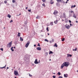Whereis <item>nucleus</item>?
Returning <instances> with one entry per match:
<instances>
[{
    "label": "nucleus",
    "instance_id": "0e129e2a",
    "mask_svg": "<svg viewBox=\"0 0 78 78\" xmlns=\"http://www.w3.org/2000/svg\"><path fill=\"white\" fill-rule=\"evenodd\" d=\"M60 17H61L63 18L62 16H60Z\"/></svg>",
    "mask_w": 78,
    "mask_h": 78
},
{
    "label": "nucleus",
    "instance_id": "79ce46f5",
    "mask_svg": "<svg viewBox=\"0 0 78 78\" xmlns=\"http://www.w3.org/2000/svg\"><path fill=\"white\" fill-rule=\"evenodd\" d=\"M62 0H58V3L61 2Z\"/></svg>",
    "mask_w": 78,
    "mask_h": 78
},
{
    "label": "nucleus",
    "instance_id": "ea45409f",
    "mask_svg": "<svg viewBox=\"0 0 78 78\" xmlns=\"http://www.w3.org/2000/svg\"><path fill=\"white\" fill-rule=\"evenodd\" d=\"M53 78H55L56 77V76H52Z\"/></svg>",
    "mask_w": 78,
    "mask_h": 78
},
{
    "label": "nucleus",
    "instance_id": "f257e3e1",
    "mask_svg": "<svg viewBox=\"0 0 78 78\" xmlns=\"http://www.w3.org/2000/svg\"><path fill=\"white\" fill-rule=\"evenodd\" d=\"M70 65V63L68 62H64L61 66V68L62 69L64 66L68 67Z\"/></svg>",
    "mask_w": 78,
    "mask_h": 78
},
{
    "label": "nucleus",
    "instance_id": "f704fd0d",
    "mask_svg": "<svg viewBox=\"0 0 78 78\" xmlns=\"http://www.w3.org/2000/svg\"><path fill=\"white\" fill-rule=\"evenodd\" d=\"M42 5L44 7H45V4L44 3H43V4H42Z\"/></svg>",
    "mask_w": 78,
    "mask_h": 78
},
{
    "label": "nucleus",
    "instance_id": "c85d7f7f",
    "mask_svg": "<svg viewBox=\"0 0 78 78\" xmlns=\"http://www.w3.org/2000/svg\"><path fill=\"white\" fill-rule=\"evenodd\" d=\"M46 30H47V31H49V29H48V27H47Z\"/></svg>",
    "mask_w": 78,
    "mask_h": 78
},
{
    "label": "nucleus",
    "instance_id": "c756f323",
    "mask_svg": "<svg viewBox=\"0 0 78 78\" xmlns=\"http://www.w3.org/2000/svg\"><path fill=\"white\" fill-rule=\"evenodd\" d=\"M53 22H51V23H50L51 24V26L53 25Z\"/></svg>",
    "mask_w": 78,
    "mask_h": 78
},
{
    "label": "nucleus",
    "instance_id": "f8f14e48",
    "mask_svg": "<svg viewBox=\"0 0 78 78\" xmlns=\"http://www.w3.org/2000/svg\"><path fill=\"white\" fill-rule=\"evenodd\" d=\"M56 5L57 6H59L60 5V4L58 2H57L56 3Z\"/></svg>",
    "mask_w": 78,
    "mask_h": 78
},
{
    "label": "nucleus",
    "instance_id": "4468645a",
    "mask_svg": "<svg viewBox=\"0 0 78 78\" xmlns=\"http://www.w3.org/2000/svg\"><path fill=\"white\" fill-rule=\"evenodd\" d=\"M63 16L64 18H66V14L65 13H63Z\"/></svg>",
    "mask_w": 78,
    "mask_h": 78
},
{
    "label": "nucleus",
    "instance_id": "a878e982",
    "mask_svg": "<svg viewBox=\"0 0 78 78\" xmlns=\"http://www.w3.org/2000/svg\"><path fill=\"white\" fill-rule=\"evenodd\" d=\"M75 7H76V5H72V6H71V8H75Z\"/></svg>",
    "mask_w": 78,
    "mask_h": 78
},
{
    "label": "nucleus",
    "instance_id": "ddd939ff",
    "mask_svg": "<svg viewBox=\"0 0 78 78\" xmlns=\"http://www.w3.org/2000/svg\"><path fill=\"white\" fill-rule=\"evenodd\" d=\"M73 16L75 18H76V15L75 16V14L73 13Z\"/></svg>",
    "mask_w": 78,
    "mask_h": 78
},
{
    "label": "nucleus",
    "instance_id": "864d4df0",
    "mask_svg": "<svg viewBox=\"0 0 78 78\" xmlns=\"http://www.w3.org/2000/svg\"><path fill=\"white\" fill-rule=\"evenodd\" d=\"M52 42H54V40L52 39Z\"/></svg>",
    "mask_w": 78,
    "mask_h": 78
},
{
    "label": "nucleus",
    "instance_id": "37998d69",
    "mask_svg": "<svg viewBox=\"0 0 78 78\" xmlns=\"http://www.w3.org/2000/svg\"><path fill=\"white\" fill-rule=\"evenodd\" d=\"M28 11L30 12H31V9H29L28 10Z\"/></svg>",
    "mask_w": 78,
    "mask_h": 78
},
{
    "label": "nucleus",
    "instance_id": "49530a36",
    "mask_svg": "<svg viewBox=\"0 0 78 78\" xmlns=\"http://www.w3.org/2000/svg\"><path fill=\"white\" fill-rule=\"evenodd\" d=\"M58 78H63V77L62 76H59Z\"/></svg>",
    "mask_w": 78,
    "mask_h": 78
},
{
    "label": "nucleus",
    "instance_id": "473e14b6",
    "mask_svg": "<svg viewBox=\"0 0 78 78\" xmlns=\"http://www.w3.org/2000/svg\"><path fill=\"white\" fill-rule=\"evenodd\" d=\"M65 40V38H63L62 40V41H64Z\"/></svg>",
    "mask_w": 78,
    "mask_h": 78
},
{
    "label": "nucleus",
    "instance_id": "dca6fc26",
    "mask_svg": "<svg viewBox=\"0 0 78 78\" xmlns=\"http://www.w3.org/2000/svg\"><path fill=\"white\" fill-rule=\"evenodd\" d=\"M57 74L58 75L60 76L61 74L60 72H58V73Z\"/></svg>",
    "mask_w": 78,
    "mask_h": 78
},
{
    "label": "nucleus",
    "instance_id": "603ef678",
    "mask_svg": "<svg viewBox=\"0 0 78 78\" xmlns=\"http://www.w3.org/2000/svg\"><path fill=\"white\" fill-rule=\"evenodd\" d=\"M7 65H5V66H4L5 67V69H6L5 67Z\"/></svg>",
    "mask_w": 78,
    "mask_h": 78
},
{
    "label": "nucleus",
    "instance_id": "5701e85b",
    "mask_svg": "<svg viewBox=\"0 0 78 78\" xmlns=\"http://www.w3.org/2000/svg\"><path fill=\"white\" fill-rule=\"evenodd\" d=\"M27 21H26L24 22V24H25L27 25Z\"/></svg>",
    "mask_w": 78,
    "mask_h": 78
},
{
    "label": "nucleus",
    "instance_id": "72a5a7b5",
    "mask_svg": "<svg viewBox=\"0 0 78 78\" xmlns=\"http://www.w3.org/2000/svg\"><path fill=\"white\" fill-rule=\"evenodd\" d=\"M4 3H5V4H6V3H7V1H4Z\"/></svg>",
    "mask_w": 78,
    "mask_h": 78
},
{
    "label": "nucleus",
    "instance_id": "6ab92c4d",
    "mask_svg": "<svg viewBox=\"0 0 78 78\" xmlns=\"http://www.w3.org/2000/svg\"><path fill=\"white\" fill-rule=\"evenodd\" d=\"M20 34H21L20 33H19V32H18V34L17 35V36L18 37L19 36L20 37Z\"/></svg>",
    "mask_w": 78,
    "mask_h": 78
},
{
    "label": "nucleus",
    "instance_id": "c03bdc74",
    "mask_svg": "<svg viewBox=\"0 0 78 78\" xmlns=\"http://www.w3.org/2000/svg\"><path fill=\"white\" fill-rule=\"evenodd\" d=\"M0 50H1L2 51H3V48H0Z\"/></svg>",
    "mask_w": 78,
    "mask_h": 78
},
{
    "label": "nucleus",
    "instance_id": "393cba45",
    "mask_svg": "<svg viewBox=\"0 0 78 78\" xmlns=\"http://www.w3.org/2000/svg\"><path fill=\"white\" fill-rule=\"evenodd\" d=\"M58 21L57 20H56V21H54V23L55 24H57L58 23Z\"/></svg>",
    "mask_w": 78,
    "mask_h": 78
},
{
    "label": "nucleus",
    "instance_id": "6e6d98bb",
    "mask_svg": "<svg viewBox=\"0 0 78 78\" xmlns=\"http://www.w3.org/2000/svg\"><path fill=\"white\" fill-rule=\"evenodd\" d=\"M40 63V60H39L38 61V63Z\"/></svg>",
    "mask_w": 78,
    "mask_h": 78
},
{
    "label": "nucleus",
    "instance_id": "69168bd1",
    "mask_svg": "<svg viewBox=\"0 0 78 78\" xmlns=\"http://www.w3.org/2000/svg\"><path fill=\"white\" fill-rule=\"evenodd\" d=\"M76 23H78V21H76Z\"/></svg>",
    "mask_w": 78,
    "mask_h": 78
},
{
    "label": "nucleus",
    "instance_id": "9d476101",
    "mask_svg": "<svg viewBox=\"0 0 78 78\" xmlns=\"http://www.w3.org/2000/svg\"><path fill=\"white\" fill-rule=\"evenodd\" d=\"M64 76L65 77H68L67 76H68V74H64Z\"/></svg>",
    "mask_w": 78,
    "mask_h": 78
},
{
    "label": "nucleus",
    "instance_id": "2eb2a0df",
    "mask_svg": "<svg viewBox=\"0 0 78 78\" xmlns=\"http://www.w3.org/2000/svg\"><path fill=\"white\" fill-rule=\"evenodd\" d=\"M48 52H45V55L46 56H47L48 55Z\"/></svg>",
    "mask_w": 78,
    "mask_h": 78
},
{
    "label": "nucleus",
    "instance_id": "c9c22d12",
    "mask_svg": "<svg viewBox=\"0 0 78 78\" xmlns=\"http://www.w3.org/2000/svg\"><path fill=\"white\" fill-rule=\"evenodd\" d=\"M15 0H12V2L14 3L15 2Z\"/></svg>",
    "mask_w": 78,
    "mask_h": 78
},
{
    "label": "nucleus",
    "instance_id": "de8ad7c7",
    "mask_svg": "<svg viewBox=\"0 0 78 78\" xmlns=\"http://www.w3.org/2000/svg\"><path fill=\"white\" fill-rule=\"evenodd\" d=\"M13 21L12 20H10V22H9L10 23H11L12 22H13Z\"/></svg>",
    "mask_w": 78,
    "mask_h": 78
},
{
    "label": "nucleus",
    "instance_id": "f3484780",
    "mask_svg": "<svg viewBox=\"0 0 78 78\" xmlns=\"http://www.w3.org/2000/svg\"><path fill=\"white\" fill-rule=\"evenodd\" d=\"M7 16L9 17V18H10L11 17V16L10 15H9V14H8L7 15Z\"/></svg>",
    "mask_w": 78,
    "mask_h": 78
},
{
    "label": "nucleus",
    "instance_id": "412c9836",
    "mask_svg": "<svg viewBox=\"0 0 78 78\" xmlns=\"http://www.w3.org/2000/svg\"><path fill=\"white\" fill-rule=\"evenodd\" d=\"M61 3H65V2L63 0H61Z\"/></svg>",
    "mask_w": 78,
    "mask_h": 78
},
{
    "label": "nucleus",
    "instance_id": "338daca9",
    "mask_svg": "<svg viewBox=\"0 0 78 78\" xmlns=\"http://www.w3.org/2000/svg\"><path fill=\"white\" fill-rule=\"evenodd\" d=\"M41 36L42 37H43L44 35H41Z\"/></svg>",
    "mask_w": 78,
    "mask_h": 78
},
{
    "label": "nucleus",
    "instance_id": "4be33fe9",
    "mask_svg": "<svg viewBox=\"0 0 78 78\" xmlns=\"http://www.w3.org/2000/svg\"><path fill=\"white\" fill-rule=\"evenodd\" d=\"M73 12V13L74 14V11H69V13H72Z\"/></svg>",
    "mask_w": 78,
    "mask_h": 78
},
{
    "label": "nucleus",
    "instance_id": "cd10ccee",
    "mask_svg": "<svg viewBox=\"0 0 78 78\" xmlns=\"http://www.w3.org/2000/svg\"><path fill=\"white\" fill-rule=\"evenodd\" d=\"M77 50V48H76L75 49H73V51H76Z\"/></svg>",
    "mask_w": 78,
    "mask_h": 78
},
{
    "label": "nucleus",
    "instance_id": "0eeeda50",
    "mask_svg": "<svg viewBox=\"0 0 78 78\" xmlns=\"http://www.w3.org/2000/svg\"><path fill=\"white\" fill-rule=\"evenodd\" d=\"M65 27H66V28L68 29H69V28H70V26L69 25L66 24L65 25Z\"/></svg>",
    "mask_w": 78,
    "mask_h": 78
},
{
    "label": "nucleus",
    "instance_id": "052dcab7",
    "mask_svg": "<svg viewBox=\"0 0 78 78\" xmlns=\"http://www.w3.org/2000/svg\"><path fill=\"white\" fill-rule=\"evenodd\" d=\"M9 69V67H7L6 68V70H7V69Z\"/></svg>",
    "mask_w": 78,
    "mask_h": 78
},
{
    "label": "nucleus",
    "instance_id": "bf43d9fd",
    "mask_svg": "<svg viewBox=\"0 0 78 78\" xmlns=\"http://www.w3.org/2000/svg\"><path fill=\"white\" fill-rule=\"evenodd\" d=\"M34 47H36V44H34Z\"/></svg>",
    "mask_w": 78,
    "mask_h": 78
},
{
    "label": "nucleus",
    "instance_id": "a211bd4d",
    "mask_svg": "<svg viewBox=\"0 0 78 78\" xmlns=\"http://www.w3.org/2000/svg\"><path fill=\"white\" fill-rule=\"evenodd\" d=\"M54 47H55L56 48L58 46L57 45V43H55V44L54 45Z\"/></svg>",
    "mask_w": 78,
    "mask_h": 78
},
{
    "label": "nucleus",
    "instance_id": "e433bc0d",
    "mask_svg": "<svg viewBox=\"0 0 78 78\" xmlns=\"http://www.w3.org/2000/svg\"><path fill=\"white\" fill-rule=\"evenodd\" d=\"M14 44H18L17 42V41H15L14 42Z\"/></svg>",
    "mask_w": 78,
    "mask_h": 78
},
{
    "label": "nucleus",
    "instance_id": "a18cd8bd",
    "mask_svg": "<svg viewBox=\"0 0 78 78\" xmlns=\"http://www.w3.org/2000/svg\"><path fill=\"white\" fill-rule=\"evenodd\" d=\"M4 68L5 69V67L4 66L2 67H0V69H4Z\"/></svg>",
    "mask_w": 78,
    "mask_h": 78
},
{
    "label": "nucleus",
    "instance_id": "20e7f679",
    "mask_svg": "<svg viewBox=\"0 0 78 78\" xmlns=\"http://www.w3.org/2000/svg\"><path fill=\"white\" fill-rule=\"evenodd\" d=\"M30 41H28L27 43L26 44L25 47L26 48H27L28 47L29 44H30Z\"/></svg>",
    "mask_w": 78,
    "mask_h": 78
},
{
    "label": "nucleus",
    "instance_id": "a19ab883",
    "mask_svg": "<svg viewBox=\"0 0 78 78\" xmlns=\"http://www.w3.org/2000/svg\"><path fill=\"white\" fill-rule=\"evenodd\" d=\"M29 76H30L32 77V75H30V73H29Z\"/></svg>",
    "mask_w": 78,
    "mask_h": 78
},
{
    "label": "nucleus",
    "instance_id": "6e6552de",
    "mask_svg": "<svg viewBox=\"0 0 78 78\" xmlns=\"http://www.w3.org/2000/svg\"><path fill=\"white\" fill-rule=\"evenodd\" d=\"M34 63L35 64H38V62H37V59H36L35 61L34 62Z\"/></svg>",
    "mask_w": 78,
    "mask_h": 78
},
{
    "label": "nucleus",
    "instance_id": "13d9d810",
    "mask_svg": "<svg viewBox=\"0 0 78 78\" xmlns=\"http://www.w3.org/2000/svg\"><path fill=\"white\" fill-rule=\"evenodd\" d=\"M49 42H50V43H52V41H49Z\"/></svg>",
    "mask_w": 78,
    "mask_h": 78
},
{
    "label": "nucleus",
    "instance_id": "3c124183",
    "mask_svg": "<svg viewBox=\"0 0 78 78\" xmlns=\"http://www.w3.org/2000/svg\"><path fill=\"white\" fill-rule=\"evenodd\" d=\"M69 23H71L72 21L70 20H69Z\"/></svg>",
    "mask_w": 78,
    "mask_h": 78
},
{
    "label": "nucleus",
    "instance_id": "58836bf2",
    "mask_svg": "<svg viewBox=\"0 0 78 78\" xmlns=\"http://www.w3.org/2000/svg\"><path fill=\"white\" fill-rule=\"evenodd\" d=\"M46 0H42V1L43 2H46Z\"/></svg>",
    "mask_w": 78,
    "mask_h": 78
},
{
    "label": "nucleus",
    "instance_id": "f03ea898",
    "mask_svg": "<svg viewBox=\"0 0 78 78\" xmlns=\"http://www.w3.org/2000/svg\"><path fill=\"white\" fill-rule=\"evenodd\" d=\"M25 62L27 63H28L29 61H30V57L29 56H27L25 57Z\"/></svg>",
    "mask_w": 78,
    "mask_h": 78
},
{
    "label": "nucleus",
    "instance_id": "1a4fd4ad",
    "mask_svg": "<svg viewBox=\"0 0 78 78\" xmlns=\"http://www.w3.org/2000/svg\"><path fill=\"white\" fill-rule=\"evenodd\" d=\"M36 49L37 50L39 51H41V47H37Z\"/></svg>",
    "mask_w": 78,
    "mask_h": 78
},
{
    "label": "nucleus",
    "instance_id": "09e8293b",
    "mask_svg": "<svg viewBox=\"0 0 78 78\" xmlns=\"http://www.w3.org/2000/svg\"><path fill=\"white\" fill-rule=\"evenodd\" d=\"M11 51H14V49H10Z\"/></svg>",
    "mask_w": 78,
    "mask_h": 78
},
{
    "label": "nucleus",
    "instance_id": "9b49d317",
    "mask_svg": "<svg viewBox=\"0 0 78 78\" xmlns=\"http://www.w3.org/2000/svg\"><path fill=\"white\" fill-rule=\"evenodd\" d=\"M72 56V55L70 54H67V57H69V56L70 57H71V56Z\"/></svg>",
    "mask_w": 78,
    "mask_h": 78
},
{
    "label": "nucleus",
    "instance_id": "b1692460",
    "mask_svg": "<svg viewBox=\"0 0 78 78\" xmlns=\"http://www.w3.org/2000/svg\"><path fill=\"white\" fill-rule=\"evenodd\" d=\"M36 18V19H40V17L39 16H37Z\"/></svg>",
    "mask_w": 78,
    "mask_h": 78
},
{
    "label": "nucleus",
    "instance_id": "680f3d73",
    "mask_svg": "<svg viewBox=\"0 0 78 78\" xmlns=\"http://www.w3.org/2000/svg\"><path fill=\"white\" fill-rule=\"evenodd\" d=\"M27 9H28V7H26V9L27 10Z\"/></svg>",
    "mask_w": 78,
    "mask_h": 78
},
{
    "label": "nucleus",
    "instance_id": "7ed1b4c3",
    "mask_svg": "<svg viewBox=\"0 0 78 78\" xmlns=\"http://www.w3.org/2000/svg\"><path fill=\"white\" fill-rule=\"evenodd\" d=\"M12 41H11V42L9 43L8 44H7V48H10L12 46Z\"/></svg>",
    "mask_w": 78,
    "mask_h": 78
},
{
    "label": "nucleus",
    "instance_id": "bb28decb",
    "mask_svg": "<svg viewBox=\"0 0 78 78\" xmlns=\"http://www.w3.org/2000/svg\"><path fill=\"white\" fill-rule=\"evenodd\" d=\"M20 40H21L22 41H23V40L22 39V38L21 37H20Z\"/></svg>",
    "mask_w": 78,
    "mask_h": 78
},
{
    "label": "nucleus",
    "instance_id": "aec40b11",
    "mask_svg": "<svg viewBox=\"0 0 78 78\" xmlns=\"http://www.w3.org/2000/svg\"><path fill=\"white\" fill-rule=\"evenodd\" d=\"M53 54V51H49V54L50 55L51 54Z\"/></svg>",
    "mask_w": 78,
    "mask_h": 78
},
{
    "label": "nucleus",
    "instance_id": "774afa93",
    "mask_svg": "<svg viewBox=\"0 0 78 78\" xmlns=\"http://www.w3.org/2000/svg\"><path fill=\"white\" fill-rule=\"evenodd\" d=\"M52 73L53 74H56L55 73Z\"/></svg>",
    "mask_w": 78,
    "mask_h": 78
},
{
    "label": "nucleus",
    "instance_id": "423d86ee",
    "mask_svg": "<svg viewBox=\"0 0 78 78\" xmlns=\"http://www.w3.org/2000/svg\"><path fill=\"white\" fill-rule=\"evenodd\" d=\"M58 13V12L57 10H55L54 12L53 13V14H54V15H56V14H57Z\"/></svg>",
    "mask_w": 78,
    "mask_h": 78
},
{
    "label": "nucleus",
    "instance_id": "4d7b16f0",
    "mask_svg": "<svg viewBox=\"0 0 78 78\" xmlns=\"http://www.w3.org/2000/svg\"><path fill=\"white\" fill-rule=\"evenodd\" d=\"M13 48V47H12L11 48H10L11 49H12Z\"/></svg>",
    "mask_w": 78,
    "mask_h": 78
},
{
    "label": "nucleus",
    "instance_id": "8fccbe9b",
    "mask_svg": "<svg viewBox=\"0 0 78 78\" xmlns=\"http://www.w3.org/2000/svg\"><path fill=\"white\" fill-rule=\"evenodd\" d=\"M70 27H71V26H73V25H72L71 23H70Z\"/></svg>",
    "mask_w": 78,
    "mask_h": 78
},
{
    "label": "nucleus",
    "instance_id": "e2e57ef3",
    "mask_svg": "<svg viewBox=\"0 0 78 78\" xmlns=\"http://www.w3.org/2000/svg\"><path fill=\"white\" fill-rule=\"evenodd\" d=\"M7 5H9V3H8L7 4Z\"/></svg>",
    "mask_w": 78,
    "mask_h": 78
},
{
    "label": "nucleus",
    "instance_id": "5fc2aeb1",
    "mask_svg": "<svg viewBox=\"0 0 78 78\" xmlns=\"http://www.w3.org/2000/svg\"><path fill=\"white\" fill-rule=\"evenodd\" d=\"M53 3H54V2H51V3H50V4H53Z\"/></svg>",
    "mask_w": 78,
    "mask_h": 78
},
{
    "label": "nucleus",
    "instance_id": "2f4dec72",
    "mask_svg": "<svg viewBox=\"0 0 78 78\" xmlns=\"http://www.w3.org/2000/svg\"><path fill=\"white\" fill-rule=\"evenodd\" d=\"M44 40L45 41H47V42H49V41L47 39H44Z\"/></svg>",
    "mask_w": 78,
    "mask_h": 78
},
{
    "label": "nucleus",
    "instance_id": "4c0bfd02",
    "mask_svg": "<svg viewBox=\"0 0 78 78\" xmlns=\"http://www.w3.org/2000/svg\"><path fill=\"white\" fill-rule=\"evenodd\" d=\"M37 46H39V47H40L41 45H40V43H38V44H37Z\"/></svg>",
    "mask_w": 78,
    "mask_h": 78
},
{
    "label": "nucleus",
    "instance_id": "7c9ffc66",
    "mask_svg": "<svg viewBox=\"0 0 78 78\" xmlns=\"http://www.w3.org/2000/svg\"><path fill=\"white\" fill-rule=\"evenodd\" d=\"M69 13V15L70 16H73V14H72V13Z\"/></svg>",
    "mask_w": 78,
    "mask_h": 78
},
{
    "label": "nucleus",
    "instance_id": "39448f33",
    "mask_svg": "<svg viewBox=\"0 0 78 78\" xmlns=\"http://www.w3.org/2000/svg\"><path fill=\"white\" fill-rule=\"evenodd\" d=\"M14 73L15 75L17 76V75H19L18 71L17 70L14 71Z\"/></svg>",
    "mask_w": 78,
    "mask_h": 78
}]
</instances>
